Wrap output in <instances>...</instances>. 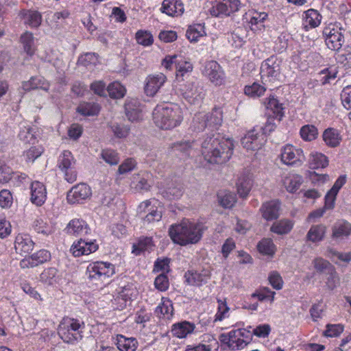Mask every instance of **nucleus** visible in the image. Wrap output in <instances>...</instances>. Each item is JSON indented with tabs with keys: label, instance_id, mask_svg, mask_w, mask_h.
Instances as JSON below:
<instances>
[{
	"label": "nucleus",
	"instance_id": "nucleus-1",
	"mask_svg": "<svg viewBox=\"0 0 351 351\" xmlns=\"http://www.w3.org/2000/svg\"><path fill=\"white\" fill-rule=\"evenodd\" d=\"M233 142L221 138L219 134L208 136L202 144V154L210 164H223L229 160L232 154Z\"/></svg>",
	"mask_w": 351,
	"mask_h": 351
},
{
	"label": "nucleus",
	"instance_id": "nucleus-2",
	"mask_svg": "<svg viewBox=\"0 0 351 351\" xmlns=\"http://www.w3.org/2000/svg\"><path fill=\"white\" fill-rule=\"evenodd\" d=\"M206 226L203 223L183 219L169 228V235L173 243L182 246L197 243L202 238Z\"/></svg>",
	"mask_w": 351,
	"mask_h": 351
},
{
	"label": "nucleus",
	"instance_id": "nucleus-3",
	"mask_svg": "<svg viewBox=\"0 0 351 351\" xmlns=\"http://www.w3.org/2000/svg\"><path fill=\"white\" fill-rule=\"evenodd\" d=\"M156 125L162 130H171L179 125L182 121L181 108L173 104L158 105L153 111Z\"/></svg>",
	"mask_w": 351,
	"mask_h": 351
},
{
	"label": "nucleus",
	"instance_id": "nucleus-4",
	"mask_svg": "<svg viewBox=\"0 0 351 351\" xmlns=\"http://www.w3.org/2000/svg\"><path fill=\"white\" fill-rule=\"evenodd\" d=\"M114 273V266L108 262H94L89 264L86 269L89 282L97 286L108 284Z\"/></svg>",
	"mask_w": 351,
	"mask_h": 351
},
{
	"label": "nucleus",
	"instance_id": "nucleus-5",
	"mask_svg": "<svg viewBox=\"0 0 351 351\" xmlns=\"http://www.w3.org/2000/svg\"><path fill=\"white\" fill-rule=\"evenodd\" d=\"M82 328L84 326L80 323L79 320L66 318L60 323L58 330L59 336L64 342L72 343L82 339Z\"/></svg>",
	"mask_w": 351,
	"mask_h": 351
},
{
	"label": "nucleus",
	"instance_id": "nucleus-6",
	"mask_svg": "<svg viewBox=\"0 0 351 351\" xmlns=\"http://www.w3.org/2000/svg\"><path fill=\"white\" fill-rule=\"evenodd\" d=\"M180 91L183 98L191 105H199L205 95L203 86L197 82L184 84Z\"/></svg>",
	"mask_w": 351,
	"mask_h": 351
},
{
	"label": "nucleus",
	"instance_id": "nucleus-7",
	"mask_svg": "<svg viewBox=\"0 0 351 351\" xmlns=\"http://www.w3.org/2000/svg\"><path fill=\"white\" fill-rule=\"evenodd\" d=\"M280 63L275 56H271L263 62L261 66V75L262 82L265 85L277 80L280 73Z\"/></svg>",
	"mask_w": 351,
	"mask_h": 351
},
{
	"label": "nucleus",
	"instance_id": "nucleus-8",
	"mask_svg": "<svg viewBox=\"0 0 351 351\" xmlns=\"http://www.w3.org/2000/svg\"><path fill=\"white\" fill-rule=\"evenodd\" d=\"M75 160L71 152L64 150L59 156L58 167L64 172L65 180L73 183L77 179V171L75 169Z\"/></svg>",
	"mask_w": 351,
	"mask_h": 351
},
{
	"label": "nucleus",
	"instance_id": "nucleus-9",
	"mask_svg": "<svg viewBox=\"0 0 351 351\" xmlns=\"http://www.w3.org/2000/svg\"><path fill=\"white\" fill-rule=\"evenodd\" d=\"M326 45L328 48L334 51H339L344 43V36L341 28L330 24L323 30Z\"/></svg>",
	"mask_w": 351,
	"mask_h": 351
},
{
	"label": "nucleus",
	"instance_id": "nucleus-10",
	"mask_svg": "<svg viewBox=\"0 0 351 351\" xmlns=\"http://www.w3.org/2000/svg\"><path fill=\"white\" fill-rule=\"evenodd\" d=\"M280 158L284 164L298 167L301 166L305 160L303 150L291 145H286L282 147Z\"/></svg>",
	"mask_w": 351,
	"mask_h": 351
},
{
	"label": "nucleus",
	"instance_id": "nucleus-11",
	"mask_svg": "<svg viewBox=\"0 0 351 351\" xmlns=\"http://www.w3.org/2000/svg\"><path fill=\"white\" fill-rule=\"evenodd\" d=\"M243 147L247 150L260 149L265 143V136L256 128L248 131L241 140Z\"/></svg>",
	"mask_w": 351,
	"mask_h": 351
},
{
	"label": "nucleus",
	"instance_id": "nucleus-12",
	"mask_svg": "<svg viewBox=\"0 0 351 351\" xmlns=\"http://www.w3.org/2000/svg\"><path fill=\"white\" fill-rule=\"evenodd\" d=\"M204 74L215 86H221L225 82V74L221 66L216 61L206 62Z\"/></svg>",
	"mask_w": 351,
	"mask_h": 351
},
{
	"label": "nucleus",
	"instance_id": "nucleus-13",
	"mask_svg": "<svg viewBox=\"0 0 351 351\" xmlns=\"http://www.w3.org/2000/svg\"><path fill=\"white\" fill-rule=\"evenodd\" d=\"M91 195L90 188L84 183L73 186L67 193L66 199L69 204L81 203Z\"/></svg>",
	"mask_w": 351,
	"mask_h": 351
},
{
	"label": "nucleus",
	"instance_id": "nucleus-14",
	"mask_svg": "<svg viewBox=\"0 0 351 351\" xmlns=\"http://www.w3.org/2000/svg\"><path fill=\"white\" fill-rule=\"evenodd\" d=\"M98 247L95 240L80 239L77 242L73 243L70 250L74 256L78 257L95 252L98 250Z\"/></svg>",
	"mask_w": 351,
	"mask_h": 351
},
{
	"label": "nucleus",
	"instance_id": "nucleus-15",
	"mask_svg": "<svg viewBox=\"0 0 351 351\" xmlns=\"http://www.w3.org/2000/svg\"><path fill=\"white\" fill-rule=\"evenodd\" d=\"M51 258V254L49 251L41 250L32 256L25 257L20 261V267L23 269L34 267L43 264Z\"/></svg>",
	"mask_w": 351,
	"mask_h": 351
},
{
	"label": "nucleus",
	"instance_id": "nucleus-16",
	"mask_svg": "<svg viewBox=\"0 0 351 351\" xmlns=\"http://www.w3.org/2000/svg\"><path fill=\"white\" fill-rule=\"evenodd\" d=\"M239 0H224V2L217 3L210 10L212 15L218 16L219 14L229 16L231 13L239 10Z\"/></svg>",
	"mask_w": 351,
	"mask_h": 351
},
{
	"label": "nucleus",
	"instance_id": "nucleus-17",
	"mask_svg": "<svg viewBox=\"0 0 351 351\" xmlns=\"http://www.w3.org/2000/svg\"><path fill=\"white\" fill-rule=\"evenodd\" d=\"M64 230L70 235L85 236L90 234V228L85 221L73 219L69 221Z\"/></svg>",
	"mask_w": 351,
	"mask_h": 351
},
{
	"label": "nucleus",
	"instance_id": "nucleus-18",
	"mask_svg": "<svg viewBox=\"0 0 351 351\" xmlns=\"http://www.w3.org/2000/svg\"><path fill=\"white\" fill-rule=\"evenodd\" d=\"M166 81V76L162 73L149 75L146 79L145 93L147 96L153 97Z\"/></svg>",
	"mask_w": 351,
	"mask_h": 351
},
{
	"label": "nucleus",
	"instance_id": "nucleus-19",
	"mask_svg": "<svg viewBox=\"0 0 351 351\" xmlns=\"http://www.w3.org/2000/svg\"><path fill=\"white\" fill-rule=\"evenodd\" d=\"M280 203L278 200H271L262 204L260 211L267 221L276 219L280 216Z\"/></svg>",
	"mask_w": 351,
	"mask_h": 351
},
{
	"label": "nucleus",
	"instance_id": "nucleus-20",
	"mask_svg": "<svg viewBox=\"0 0 351 351\" xmlns=\"http://www.w3.org/2000/svg\"><path fill=\"white\" fill-rule=\"evenodd\" d=\"M351 235V223L346 220H339L332 228V239L341 241L348 239Z\"/></svg>",
	"mask_w": 351,
	"mask_h": 351
},
{
	"label": "nucleus",
	"instance_id": "nucleus-21",
	"mask_svg": "<svg viewBox=\"0 0 351 351\" xmlns=\"http://www.w3.org/2000/svg\"><path fill=\"white\" fill-rule=\"evenodd\" d=\"M49 88V83L41 76H33L27 81H23L21 84V89L25 92L32 90L42 89L47 91Z\"/></svg>",
	"mask_w": 351,
	"mask_h": 351
},
{
	"label": "nucleus",
	"instance_id": "nucleus-22",
	"mask_svg": "<svg viewBox=\"0 0 351 351\" xmlns=\"http://www.w3.org/2000/svg\"><path fill=\"white\" fill-rule=\"evenodd\" d=\"M47 197V191L44 184L40 182L35 181L31 185V201L37 206L44 204Z\"/></svg>",
	"mask_w": 351,
	"mask_h": 351
},
{
	"label": "nucleus",
	"instance_id": "nucleus-23",
	"mask_svg": "<svg viewBox=\"0 0 351 351\" xmlns=\"http://www.w3.org/2000/svg\"><path fill=\"white\" fill-rule=\"evenodd\" d=\"M34 243L27 234H19L14 242L16 252L21 255L29 254L34 247Z\"/></svg>",
	"mask_w": 351,
	"mask_h": 351
},
{
	"label": "nucleus",
	"instance_id": "nucleus-24",
	"mask_svg": "<svg viewBox=\"0 0 351 351\" xmlns=\"http://www.w3.org/2000/svg\"><path fill=\"white\" fill-rule=\"evenodd\" d=\"M184 5L180 0H164L160 10L169 16H178L184 12Z\"/></svg>",
	"mask_w": 351,
	"mask_h": 351
},
{
	"label": "nucleus",
	"instance_id": "nucleus-25",
	"mask_svg": "<svg viewBox=\"0 0 351 351\" xmlns=\"http://www.w3.org/2000/svg\"><path fill=\"white\" fill-rule=\"evenodd\" d=\"M322 16L314 10L309 9L304 12L303 15V28L308 31L309 29L317 27L321 23Z\"/></svg>",
	"mask_w": 351,
	"mask_h": 351
},
{
	"label": "nucleus",
	"instance_id": "nucleus-26",
	"mask_svg": "<svg viewBox=\"0 0 351 351\" xmlns=\"http://www.w3.org/2000/svg\"><path fill=\"white\" fill-rule=\"evenodd\" d=\"M125 115L130 121H138L141 116L140 104L137 99L127 100L125 104Z\"/></svg>",
	"mask_w": 351,
	"mask_h": 351
},
{
	"label": "nucleus",
	"instance_id": "nucleus-27",
	"mask_svg": "<svg viewBox=\"0 0 351 351\" xmlns=\"http://www.w3.org/2000/svg\"><path fill=\"white\" fill-rule=\"evenodd\" d=\"M252 186V176L249 173L242 174L237 182V192L241 197H246Z\"/></svg>",
	"mask_w": 351,
	"mask_h": 351
},
{
	"label": "nucleus",
	"instance_id": "nucleus-28",
	"mask_svg": "<svg viewBox=\"0 0 351 351\" xmlns=\"http://www.w3.org/2000/svg\"><path fill=\"white\" fill-rule=\"evenodd\" d=\"M210 274L208 270L204 269L202 272L192 271L189 272L188 276H185L187 282L193 286H202L210 279Z\"/></svg>",
	"mask_w": 351,
	"mask_h": 351
},
{
	"label": "nucleus",
	"instance_id": "nucleus-29",
	"mask_svg": "<svg viewBox=\"0 0 351 351\" xmlns=\"http://www.w3.org/2000/svg\"><path fill=\"white\" fill-rule=\"evenodd\" d=\"M326 230L327 228L324 224L312 226L306 234V240L312 243L322 241L325 237Z\"/></svg>",
	"mask_w": 351,
	"mask_h": 351
},
{
	"label": "nucleus",
	"instance_id": "nucleus-30",
	"mask_svg": "<svg viewBox=\"0 0 351 351\" xmlns=\"http://www.w3.org/2000/svg\"><path fill=\"white\" fill-rule=\"evenodd\" d=\"M149 206L150 202L149 201L142 202L139 206L140 210H142V211L145 213L147 212V214L144 218L145 221L147 223L158 221L162 217L161 211L158 210L157 208H149Z\"/></svg>",
	"mask_w": 351,
	"mask_h": 351
},
{
	"label": "nucleus",
	"instance_id": "nucleus-31",
	"mask_svg": "<svg viewBox=\"0 0 351 351\" xmlns=\"http://www.w3.org/2000/svg\"><path fill=\"white\" fill-rule=\"evenodd\" d=\"M195 328V325L189 322L184 321L173 326L171 333L173 336L178 338H184L187 335L193 332Z\"/></svg>",
	"mask_w": 351,
	"mask_h": 351
},
{
	"label": "nucleus",
	"instance_id": "nucleus-32",
	"mask_svg": "<svg viewBox=\"0 0 351 351\" xmlns=\"http://www.w3.org/2000/svg\"><path fill=\"white\" fill-rule=\"evenodd\" d=\"M19 127V139L25 143L34 144L36 138L34 134L35 132L34 131V128L25 122L21 123Z\"/></svg>",
	"mask_w": 351,
	"mask_h": 351
},
{
	"label": "nucleus",
	"instance_id": "nucleus-33",
	"mask_svg": "<svg viewBox=\"0 0 351 351\" xmlns=\"http://www.w3.org/2000/svg\"><path fill=\"white\" fill-rule=\"evenodd\" d=\"M313 264L317 272L330 275L332 278L335 276V269L328 261L318 257L313 260Z\"/></svg>",
	"mask_w": 351,
	"mask_h": 351
},
{
	"label": "nucleus",
	"instance_id": "nucleus-34",
	"mask_svg": "<svg viewBox=\"0 0 351 351\" xmlns=\"http://www.w3.org/2000/svg\"><path fill=\"white\" fill-rule=\"evenodd\" d=\"M117 348L121 351H135L138 342L135 338H127L122 335L117 336Z\"/></svg>",
	"mask_w": 351,
	"mask_h": 351
},
{
	"label": "nucleus",
	"instance_id": "nucleus-35",
	"mask_svg": "<svg viewBox=\"0 0 351 351\" xmlns=\"http://www.w3.org/2000/svg\"><path fill=\"white\" fill-rule=\"evenodd\" d=\"M100 106L95 102H82L77 106L76 110L83 116H95L100 111Z\"/></svg>",
	"mask_w": 351,
	"mask_h": 351
},
{
	"label": "nucleus",
	"instance_id": "nucleus-36",
	"mask_svg": "<svg viewBox=\"0 0 351 351\" xmlns=\"http://www.w3.org/2000/svg\"><path fill=\"white\" fill-rule=\"evenodd\" d=\"M20 40L25 52L29 56H32L36 51L33 34L26 31L21 36Z\"/></svg>",
	"mask_w": 351,
	"mask_h": 351
},
{
	"label": "nucleus",
	"instance_id": "nucleus-37",
	"mask_svg": "<svg viewBox=\"0 0 351 351\" xmlns=\"http://www.w3.org/2000/svg\"><path fill=\"white\" fill-rule=\"evenodd\" d=\"M308 165L311 169L324 168L328 165L327 157L322 153L312 152L308 158Z\"/></svg>",
	"mask_w": 351,
	"mask_h": 351
},
{
	"label": "nucleus",
	"instance_id": "nucleus-38",
	"mask_svg": "<svg viewBox=\"0 0 351 351\" xmlns=\"http://www.w3.org/2000/svg\"><path fill=\"white\" fill-rule=\"evenodd\" d=\"M323 140L327 145L335 147L339 145L341 138L338 130L334 128H328L323 133Z\"/></svg>",
	"mask_w": 351,
	"mask_h": 351
},
{
	"label": "nucleus",
	"instance_id": "nucleus-39",
	"mask_svg": "<svg viewBox=\"0 0 351 351\" xmlns=\"http://www.w3.org/2000/svg\"><path fill=\"white\" fill-rule=\"evenodd\" d=\"M293 223L289 219H282L272 224L270 230L277 234H288L293 228Z\"/></svg>",
	"mask_w": 351,
	"mask_h": 351
},
{
	"label": "nucleus",
	"instance_id": "nucleus-40",
	"mask_svg": "<svg viewBox=\"0 0 351 351\" xmlns=\"http://www.w3.org/2000/svg\"><path fill=\"white\" fill-rule=\"evenodd\" d=\"M207 123L211 130L217 129L222 123V111L220 108H215L211 112L206 113Z\"/></svg>",
	"mask_w": 351,
	"mask_h": 351
},
{
	"label": "nucleus",
	"instance_id": "nucleus-41",
	"mask_svg": "<svg viewBox=\"0 0 351 351\" xmlns=\"http://www.w3.org/2000/svg\"><path fill=\"white\" fill-rule=\"evenodd\" d=\"M24 23L32 28L39 27L42 22V16L37 11L27 10L23 14Z\"/></svg>",
	"mask_w": 351,
	"mask_h": 351
},
{
	"label": "nucleus",
	"instance_id": "nucleus-42",
	"mask_svg": "<svg viewBox=\"0 0 351 351\" xmlns=\"http://www.w3.org/2000/svg\"><path fill=\"white\" fill-rule=\"evenodd\" d=\"M176 69L177 79L182 78V80H183L184 77L186 74L192 72L193 65L190 62L186 61L184 58L180 56Z\"/></svg>",
	"mask_w": 351,
	"mask_h": 351
},
{
	"label": "nucleus",
	"instance_id": "nucleus-43",
	"mask_svg": "<svg viewBox=\"0 0 351 351\" xmlns=\"http://www.w3.org/2000/svg\"><path fill=\"white\" fill-rule=\"evenodd\" d=\"M154 247L152 237H141L137 244L133 245L132 253L139 255L141 252L150 251Z\"/></svg>",
	"mask_w": 351,
	"mask_h": 351
},
{
	"label": "nucleus",
	"instance_id": "nucleus-44",
	"mask_svg": "<svg viewBox=\"0 0 351 351\" xmlns=\"http://www.w3.org/2000/svg\"><path fill=\"white\" fill-rule=\"evenodd\" d=\"M302 182V177L297 174L287 177L284 180V184L290 193L295 192L300 187Z\"/></svg>",
	"mask_w": 351,
	"mask_h": 351
},
{
	"label": "nucleus",
	"instance_id": "nucleus-45",
	"mask_svg": "<svg viewBox=\"0 0 351 351\" xmlns=\"http://www.w3.org/2000/svg\"><path fill=\"white\" fill-rule=\"evenodd\" d=\"M34 228L38 233H41L44 235L51 234L54 231L52 224L41 218L34 221Z\"/></svg>",
	"mask_w": 351,
	"mask_h": 351
},
{
	"label": "nucleus",
	"instance_id": "nucleus-46",
	"mask_svg": "<svg viewBox=\"0 0 351 351\" xmlns=\"http://www.w3.org/2000/svg\"><path fill=\"white\" fill-rule=\"evenodd\" d=\"M109 96L114 99H120L124 97L126 89L118 82H113L107 86Z\"/></svg>",
	"mask_w": 351,
	"mask_h": 351
},
{
	"label": "nucleus",
	"instance_id": "nucleus-47",
	"mask_svg": "<svg viewBox=\"0 0 351 351\" xmlns=\"http://www.w3.org/2000/svg\"><path fill=\"white\" fill-rule=\"evenodd\" d=\"M108 125L114 136L117 138H125L130 132V128L122 123L111 121L108 123Z\"/></svg>",
	"mask_w": 351,
	"mask_h": 351
},
{
	"label": "nucleus",
	"instance_id": "nucleus-48",
	"mask_svg": "<svg viewBox=\"0 0 351 351\" xmlns=\"http://www.w3.org/2000/svg\"><path fill=\"white\" fill-rule=\"evenodd\" d=\"M300 134L304 141H311L317 137L318 130L313 125H305L301 128Z\"/></svg>",
	"mask_w": 351,
	"mask_h": 351
},
{
	"label": "nucleus",
	"instance_id": "nucleus-49",
	"mask_svg": "<svg viewBox=\"0 0 351 351\" xmlns=\"http://www.w3.org/2000/svg\"><path fill=\"white\" fill-rule=\"evenodd\" d=\"M267 88L257 82H254L252 85L245 86L244 93L251 97H259L265 92Z\"/></svg>",
	"mask_w": 351,
	"mask_h": 351
},
{
	"label": "nucleus",
	"instance_id": "nucleus-50",
	"mask_svg": "<svg viewBox=\"0 0 351 351\" xmlns=\"http://www.w3.org/2000/svg\"><path fill=\"white\" fill-rule=\"evenodd\" d=\"M173 306L171 302L169 300H163L162 304L158 306L155 313L157 315H162L164 318L169 319L173 314Z\"/></svg>",
	"mask_w": 351,
	"mask_h": 351
},
{
	"label": "nucleus",
	"instance_id": "nucleus-51",
	"mask_svg": "<svg viewBox=\"0 0 351 351\" xmlns=\"http://www.w3.org/2000/svg\"><path fill=\"white\" fill-rule=\"evenodd\" d=\"M267 108L273 111L276 119L280 122L284 115L282 104L274 97L269 98L267 104Z\"/></svg>",
	"mask_w": 351,
	"mask_h": 351
},
{
	"label": "nucleus",
	"instance_id": "nucleus-52",
	"mask_svg": "<svg viewBox=\"0 0 351 351\" xmlns=\"http://www.w3.org/2000/svg\"><path fill=\"white\" fill-rule=\"evenodd\" d=\"M218 199L220 205L225 208H230L232 207L237 202L235 194L231 192H226L224 194H219Z\"/></svg>",
	"mask_w": 351,
	"mask_h": 351
},
{
	"label": "nucleus",
	"instance_id": "nucleus-53",
	"mask_svg": "<svg viewBox=\"0 0 351 351\" xmlns=\"http://www.w3.org/2000/svg\"><path fill=\"white\" fill-rule=\"evenodd\" d=\"M101 157L110 165H117L120 160L118 153L116 151L110 149L102 150Z\"/></svg>",
	"mask_w": 351,
	"mask_h": 351
},
{
	"label": "nucleus",
	"instance_id": "nucleus-54",
	"mask_svg": "<svg viewBox=\"0 0 351 351\" xmlns=\"http://www.w3.org/2000/svg\"><path fill=\"white\" fill-rule=\"evenodd\" d=\"M132 186L138 191H147L151 186L147 179L144 176H141L140 174L133 176Z\"/></svg>",
	"mask_w": 351,
	"mask_h": 351
},
{
	"label": "nucleus",
	"instance_id": "nucleus-55",
	"mask_svg": "<svg viewBox=\"0 0 351 351\" xmlns=\"http://www.w3.org/2000/svg\"><path fill=\"white\" fill-rule=\"evenodd\" d=\"M208 118L205 113L199 112L195 115L193 121V126L194 130L197 132L203 131L205 128H208L207 123Z\"/></svg>",
	"mask_w": 351,
	"mask_h": 351
},
{
	"label": "nucleus",
	"instance_id": "nucleus-56",
	"mask_svg": "<svg viewBox=\"0 0 351 351\" xmlns=\"http://www.w3.org/2000/svg\"><path fill=\"white\" fill-rule=\"evenodd\" d=\"M257 247L261 253L266 255H272L275 252V245L270 239H265L261 241Z\"/></svg>",
	"mask_w": 351,
	"mask_h": 351
},
{
	"label": "nucleus",
	"instance_id": "nucleus-57",
	"mask_svg": "<svg viewBox=\"0 0 351 351\" xmlns=\"http://www.w3.org/2000/svg\"><path fill=\"white\" fill-rule=\"evenodd\" d=\"M57 270L54 267L45 269L40 276V280L47 285H53L56 282Z\"/></svg>",
	"mask_w": 351,
	"mask_h": 351
},
{
	"label": "nucleus",
	"instance_id": "nucleus-58",
	"mask_svg": "<svg viewBox=\"0 0 351 351\" xmlns=\"http://www.w3.org/2000/svg\"><path fill=\"white\" fill-rule=\"evenodd\" d=\"M136 39L138 44L143 46H149L153 43V37L152 34L143 30H139L136 34Z\"/></svg>",
	"mask_w": 351,
	"mask_h": 351
},
{
	"label": "nucleus",
	"instance_id": "nucleus-59",
	"mask_svg": "<svg viewBox=\"0 0 351 351\" xmlns=\"http://www.w3.org/2000/svg\"><path fill=\"white\" fill-rule=\"evenodd\" d=\"M202 32L203 27L201 25H197V27L190 26L186 32V36L191 42L197 41L203 35Z\"/></svg>",
	"mask_w": 351,
	"mask_h": 351
},
{
	"label": "nucleus",
	"instance_id": "nucleus-60",
	"mask_svg": "<svg viewBox=\"0 0 351 351\" xmlns=\"http://www.w3.org/2000/svg\"><path fill=\"white\" fill-rule=\"evenodd\" d=\"M343 331V326L341 324H328L324 334L326 337H335L340 335Z\"/></svg>",
	"mask_w": 351,
	"mask_h": 351
},
{
	"label": "nucleus",
	"instance_id": "nucleus-61",
	"mask_svg": "<svg viewBox=\"0 0 351 351\" xmlns=\"http://www.w3.org/2000/svg\"><path fill=\"white\" fill-rule=\"evenodd\" d=\"M14 173L12 169L5 164L0 163V183L9 182Z\"/></svg>",
	"mask_w": 351,
	"mask_h": 351
},
{
	"label": "nucleus",
	"instance_id": "nucleus-62",
	"mask_svg": "<svg viewBox=\"0 0 351 351\" xmlns=\"http://www.w3.org/2000/svg\"><path fill=\"white\" fill-rule=\"evenodd\" d=\"M328 253V256L331 258H337L338 260L345 263H349L351 261V252L343 253L332 249H329Z\"/></svg>",
	"mask_w": 351,
	"mask_h": 351
},
{
	"label": "nucleus",
	"instance_id": "nucleus-63",
	"mask_svg": "<svg viewBox=\"0 0 351 351\" xmlns=\"http://www.w3.org/2000/svg\"><path fill=\"white\" fill-rule=\"evenodd\" d=\"M136 166V162L132 158H127L119 165L118 168V173L121 175L131 171Z\"/></svg>",
	"mask_w": 351,
	"mask_h": 351
},
{
	"label": "nucleus",
	"instance_id": "nucleus-64",
	"mask_svg": "<svg viewBox=\"0 0 351 351\" xmlns=\"http://www.w3.org/2000/svg\"><path fill=\"white\" fill-rule=\"evenodd\" d=\"M343 106L348 110L351 109V87L344 88L341 94Z\"/></svg>",
	"mask_w": 351,
	"mask_h": 351
}]
</instances>
